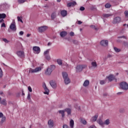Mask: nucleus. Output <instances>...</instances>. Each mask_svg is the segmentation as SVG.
Segmentation results:
<instances>
[{"label":"nucleus","instance_id":"f257e3e1","mask_svg":"<svg viewBox=\"0 0 128 128\" xmlns=\"http://www.w3.org/2000/svg\"><path fill=\"white\" fill-rule=\"evenodd\" d=\"M88 68L86 64H78L76 67V72H82L84 68Z\"/></svg>","mask_w":128,"mask_h":128},{"label":"nucleus","instance_id":"f03ea898","mask_svg":"<svg viewBox=\"0 0 128 128\" xmlns=\"http://www.w3.org/2000/svg\"><path fill=\"white\" fill-rule=\"evenodd\" d=\"M120 88L123 90H128V84L126 82H121L120 84Z\"/></svg>","mask_w":128,"mask_h":128},{"label":"nucleus","instance_id":"7ed1b4c3","mask_svg":"<svg viewBox=\"0 0 128 128\" xmlns=\"http://www.w3.org/2000/svg\"><path fill=\"white\" fill-rule=\"evenodd\" d=\"M40 70H42V68L40 67H37L35 69L30 68L29 70V74H30V72H31L32 74L38 72H40Z\"/></svg>","mask_w":128,"mask_h":128},{"label":"nucleus","instance_id":"20e7f679","mask_svg":"<svg viewBox=\"0 0 128 128\" xmlns=\"http://www.w3.org/2000/svg\"><path fill=\"white\" fill-rule=\"evenodd\" d=\"M120 20H122V18H120V17H116L113 19L112 24H120Z\"/></svg>","mask_w":128,"mask_h":128},{"label":"nucleus","instance_id":"39448f33","mask_svg":"<svg viewBox=\"0 0 128 128\" xmlns=\"http://www.w3.org/2000/svg\"><path fill=\"white\" fill-rule=\"evenodd\" d=\"M48 28L47 26H42L38 28V32H40L42 34V32H46Z\"/></svg>","mask_w":128,"mask_h":128},{"label":"nucleus","instance_id":"423d86ee","mask_svg":"<svg viewBox=\"0 0 128 128\" xmlns=\"http://www.w3.org/2000/svg\"><path fill=\"white\" fill-rule=\"evenodd\" d=\"M10 28L12 32H16V22H12L10 26Z\"/></svg>","mask_w":128,"mask_h":128},{"label":"nucleus","instance_id":"0eeeda50","mask_svg":"<svg viewBox=\"0 0 128 128\" xmlns=\"http://www.w3.org/2000/svg\"><path fill=\"white\" fill-rule=\"evenodd\" d=\"M106 78H108L110 82H112V80H116V76H114V75L112 74H110L106 77Z\"/></svg>","mask_w":128,"mask_h":128},{"label":"nucleus","instance_id":"6e6552de","mask_svg":"<svg viewBox=\"0 0 128 128\" xmlns=\"http://www.w3.org/2000/svg\"><path fill=\"white\" fill-rule=\"evenodd\" d=\"M100 44L102 46H108V40H103L100 42Z\"/></svg>","mask_w":128,"mask_h":128},{"label":"nucleus","instance_id":"1a4fd4ad","mask_svg":"<svg viewBox=\"0 0 128 128\" xmlns=\"http://www.w3.org/2000/svg\"><path fill=\"white\" fill-rule=\"evenodd\" d=\"M33 50L35 52V54H38L40 52V48L38 46H35L33 47Z\"/></svg>","mask_w":128,"mask_h":128},{"label":"nucleus","instance_id":"9d476101","mask_svg":"<svg viewBox=\"0 0 128 128\" xmlns=\"http://www.w3.org/2000/svg\"><path fill=\"white\" fill-rule=\"evenodd\" d=\"M43 88L45 91L44 92V94H50V90H48V87H46V84H44L43 86Z\"/></svg>","mask_w":128,"mask_h":128},{"label":"nucleus","instance_id":"9b49d317","mask_svg":"<svg viewBox=\"0 0 128 128\" xmlns=\"http://www.w3.org/2000/svg\"><path fill=\"white\" fill-rule=\"evenodd\" d=\"M50 84L52 88H56V81L52 80L50 82Z\"/></svg>","mask_w":128,"mask_h":128},{"label":"nucleus","instance_id":"f8f14e48","mask_svg":"<svg viewBox=\"0 0 128 128\" xmlns=\"http://www.w3.org/2000/svg\"><path fill=\"white\" fill-rule=\"evenodd\" d=\"M16 54L20 58H24V52L23 51H18Z\"/></svg>","mask_w":128,"mask_h":128},{"label":"nucleus","instance_id":"ddd939ff","mask_svg":"<svg viewBox=\"0 0 128 128\" xmlns=\"http://www.w3.org/2000/svg\"><path fill=\"white\" fill-rule=\"evenodd\" d=\"M76 5V2H69L67 4L68 8H72V6H74Z\"/></svg>","mask_w":128,"mask_h":128},{"label":"nucleus","instance_id":"4468645a","mask_svg":"<svg viewBox=\"0 0 128 128\" xmlns=\"http://www.w3.org/2000/svg\"><path fill=\"white\" fill-rule=\"evenodd\" d=\"M80 124H84V126H86V124H88V122H86V119H84V118H80Z\"/></svg>","mask_w":128,"mask_h":128},{"label":"nucleus","instance_id":"2eb2a0df","mask_svg":"<svg viewBox=\"0 0 128 128\" xmlns=\"http://www.w3.org/2000/svg\"><path fill=\"white\" fill-rule=\"evenodd\" d=\"M61 16L64 18V16H68V11L66 10H63L60 12Z\"/></svg>","mask_w":128,"mask_h":128},{"label":"nucleus","instance_id":"dca6fc26","mask_svg":"<svg viewBox=\"0 0 128 128\" xmlns=\"http://www.w3.org/2000/svg\"><path fill=\"white\" fill-rule=\"evenodd\" d=\"M60 36L61 38H64V36H68V32L66 31H62L60 32Z\"/></svg>","mask_w":128,"mask_h":128},{"label":"nucleus","instance_id":"f3484780","mask_svg":"<svg viewBox=\"0 0 128 128\" xmlns=\"http://www.w3.org/2000/svg\"><path fill=\"white\" fill-rule=\"evenodd\" d=\"M52 71L50 70V68H48L45 72V74L46 76H50V74H52Z\"/></svg>","mask_w":128,"mask_h":128},{"label":"nucleus","instance_id":"a211bd4d","mask_svg":"<svg viewBox=\"0 0 128 128\" xmlns=\"http://www.w3.org/2000/svg\"><path fill=\"white\" fill-rule=\"evenodd\" d=\"M64 82L65 84H68L70 83V79L68 77L67 78H65L64 79Z\"/></svg>","mask_w":128,"mask_h":128},{"label":"nucleus","instance_id":"6ab92c4d","mask_svg":"<svg viewBox=\"0 0 128 128\" xmlns=\"http://www.w3.org/2000/svg\"><path fill=\"white\" fill-rule=\"evenodd\" d=\"M48 124L50 128H52V126H54V121L52 120H50L48 121Z\"/></svg>","mask_w":128,"mask_h":128},{"label":"nucleus","instance_id":"aec40b11","mask_svg":"<svg viewBox=\"0 0 128 128\" xmlns=\"http://www.w3.org/2000/svg\"><path fill=\"white\" fill-rule=\"evenodd\" d=\"M64 112H66L68 113V114L70 116V114H72V109L70 108H66L64 109Z\"/></svg>","mask_w":128,"mask_h":128},{"label":"nucleus","instance_id":"412c9836","mask_svg":"<svg viewBox=\"0 0 128 128\" xmlns=\"http://www.w3.org/2000/svg\"><path fill=\"white\" fill-rule=\"evenodd\" d=\"M62 75L63 76V78L64 80V78H68V73L66 72H62Z\"/></svg>","mask_w":128,"mask_h":128},{"label":"nucleus","instance_id":"4be33fe9","mask_svg":"<svg viewBox=\"0 0 128 128\" xmlns=\"http://www.w3.org/2000/svg\"><path fill=\"white\" fill-rule=\"evenodd\" d=\"M56 12H53L51 14V18L52 20L56 18Z\"/></svg>","mask_w":128,"mask_h":128},{"label":"nucleus","instance_id":"5701e85b","mask_svg":"<svg viewBox=\"0 0 128 128\" xmlns=\"http://www.w3.org/2000/svg\"><path fill=\"white\" fill-rule=\"evenodd\" d=\"M112 16V14H102L103 18H110V16Z\"/></svg>","mask_w":128,"mask_h":128},{"label":"nucleus","instance_id":"b1692460","mask_svg":"<svg viewBox=\"0 0 128 128\" xmlns=\"http://www.w3.org/2000/svg\"><path fill=\"white\" fill-rule=\"evenodd\" d=\"M70 126L71 128H74V122L72 120H70Z\"/></svg>","mask_w":128,"mask_h":128},{"label":"nucleus","instance_id":"393cba45","mask_svg":"<svg viewBox=\"0 0 128 128\" xmlns=\"http://www.w3.org/2000/svg\"><path fill=\"white\" fill-rule=\"evenodd\" d=\"M90 84V80H86L83 84L84 86H88Z\"/></svg>","mask_w":128,"mask_h":128},{"label":"nucleus","instance_id":"a878e982","mask_svg":"<svg viewBox=\"0 0 128 128\" xmlns=\"http://www.w3.org/2000/svg\"><path fill=\"white\" fill-rule=\"evenodd\" d=\"M98 114H96V116L92 118V122H96L98 120Z\"/></svg>","mask_w":128,"mask_h":128},{"label":"nucleus","instance_id":"bb28decb","mask_svg":"<svg viewBox=\"0 0 128 128\" xmlns=\"http://www.w3.org/2000/svg\"><path fill=\"white\" fill-rule=\"evenodd\" d=\"M48 68H50V70H52V72L54 70H56V66L54 65H51L50 67H48Z\"/></svg>","mask_w":128,"mask_h":128},{"label":"nucleus","instance_id":"cd10ccee","mask_svg":"<svg viewBox=\"0 0 128 128\" xmlns=\"http://www.w3.org/2000/svg\"><path fill=\"white\" fill-rule=\"evenodd\" d=\"M64 110H60L58 111L59 114H61L62 118L64 117Z\"/></svg>","mask_w":128,"mask_h":128},{"label":"nucleus","instance_id":"c85d7f7f","mask_svg":"<svg viewBox=\"0 0 128 128\" xmlns=\"http://www.w3.org/2000/svg\"><path fill=\"white\" fill-rule=\"evenodd\" d=\"M6 116L2 117L0 124H4V122H6Z\"/></svg>","mask_w":128,"mask_h":128},{"label":"nucleus","instance_id":"c756f323","mask_svg":"<svg viewBox=\"0 0 128 128\" xmlns=\"http://www.w3.org/2000/svg\"><path fill=\"white\" fill-rule=\"evenodd\" d=\"M6 18V15L4 14H0V18Z\"/></svg>","mask_w":128,"mask_h":128},{"label":"nucleus","instance_id":"7c9ffc66","mask_svg":"<svg viewBox=\"0 0 128 128\" xmlns=\"http://www.w3.org/2000/svg\"><path fill=\"white\" fill-rule=\"evenodd\" d=\"M97 122H98V124H100V126H102V124H104V123L102 122V120L101 119H99Z\"/></svg>","mask_w":128,"mask_h":128},{"label":"nucleus","instance_id":"2f4dec72","mask_svg":"<svg viewBox=\"0 0 128 128\" xmlns=\"http://www.w3.org/2000/svg\"><path fill=\"white\" fill-rule=\"evenodd\" d=\"M0 104H4V106H6V99H3L1 102Z\"/></svg>","mask_w":128,"mask_h":128},{"label":"nucleus","instance_id":"473e14b6","mask_svg":"<svg viewBox=\"0 0 128 128\" xmlns=\"http://www.w3.org/2000/svg\"><path fill=\"white\" fill-rule=\"evenodd\" d=\"M56 62L58 64H59L60 66H62V60L60 59H58L56 60Z\"/></svg>","mask_w":128,"mask_h":128},{"label":"nucleus","instance_id":"72a5a7b5","mask_svg":"<svg viewBox=\"0 0 128 128\" xmlns=\"http://www.w3.org/2000/svg\"><path fill=\"white\" fill-rule=\"evenodd\" d=\"M91 64L94 68H96V66H98V64H96V62H92Z\"/></svg>","mask_w":128,"mask_h":128},{"label":"nucleus","instance_id":"f704fd0d","mask_svg":"<svg viewBox=\"0 0 128 128\" xmlns=\"http://www.w3.org/2000/svg\"><path fill=\"white\" fill-rule=\"evenodd\" d=\"M110 123V120L107 119L106 120H105L104 122V124H106V126H108V124Z\"/></svg>","mask_w":128,"mask_h":128},{"label":"nucleus","instance_id":"c9c22d12","mask_svg":"<svg viewBox=\"0 0 128 128\" xmlns=\"http://www.w3.org/2000/svg\"><path fill=\"white\" fill-rule=\"evenodd\" d=\"M50 49L47 50L46 51H45L44 53V56H47L48 54H50Z\"/></svg>","mask_w":128,"mask_h":128},{"label":"nucleus","instance_id":"e433bc0d","mask_svg":"<svg viewBox=\"0 0 128 128\" xmlns=\"http://www.w3.org/2000/svg\"><path fill=\"white\" fill-rule=\"evenodd\" d=\"M114 48L116 52H120V49L117 48L116 47H114Z\"/></svg>","mask_w":128,"mask_h":128},{"label":"nucleus","instance_id":"4c0bfd02","mask_svg":"<svg viewBox=\"0 0 128 128\" xmlns=\"http://www.w3.org/2000/svg\"><path fill=\"white\" fill-rule=\"evenodd\" d=\"M123 44L125 46V48H128V42H124Z\"/></svg>","mask_w":128,"mask_h":128},{"label":"nucleus","instance_id":"58836bf2","mask_svg":"<svg viewBox=\"0 0 128 128\" xmlns=\"http://www.w3.org/2000/svg\"><path fill=\"white\" fill-rule=\"evenodd\" d=\"M45 58L47 60H50V54L48 55L44 56Z\"/></svg>","mask_w":128,"mask_h":128},{"label":"nucleus","instance_id":"ea45409f","mask_svg":"<svg viewBox=\"0 0 128 128\" xmlns=\"http://www.w3.org/2000/svg\"><path fill=\"white\" fill-rule=\"evenodd\" d=\"M90 28H93V30H98V28H96L94 25L90 26Z\"/></svg>","mask_w":128,"mask_h":128},{"label":"nucleus","instance_id":"a19ab883","mask_svg":"<svg viewBox=\"0 0 128 128\" xmlns=\"http://www.w3.org/2000/svg\"><path fill=\"white\" fill-rule=\"evenodd\" d=\"M100 84L101 85L104 84H106V80H100Z\"/></svg>","mask_w":128,"mask_h":128},{"label":"nucleus","instance_id":"79ce46f5","mask_svg":"<svg viewBox=\"0 0 128 128\" xmlns=\"http://www.w3.org/2000/svg\"><path fill=\"white\" fill-rule=\"evenodd\" d=\"M110 6H112V5H110V4H105V8H110Z\"/></svg>","mask_w":128,"mask_h":128},{"label":"nucleus","instance_id":"37998d69","mask_svg":"<svg viewBox=\"0 0 128 128\" xmlns=\"http://www.w3.org/2000/svg\"><path fill=\"white\" fill-rule=\"evenodd\" d=\"M119 112L120 114H124V108H120Z\"/></svg>","mask_w":128,"mask_h":128},{"label":"nucleus","instance_id":"c03bdc74","mask_svg":"<svg viewBox=\"0 0 128 128\" xmlns=\"http://www.w3.org/2000/svg\"><path fill=\"white\" fill-rule=\"evenodd\" d=\"M17 18H18V22H22V24H24V22L22 21V19L20 18V17L18 16V17H17Z\"/></svg>","mask_w":128,"mask_h":128},{"label":"nucleus","instance_id":"a18cd8bd","mask_svg":"<svg viewBox=\"0 0 128 128\" xmlns=\"http://www.w3.org/2000/svg\"><path fill=\"white\" fill-rule=\"evenodd\" d=\"M26 0H18V4H24V2H26Z\"/></svg>","mask_w":128,"mask_h":128},{"label":"nucleus","instance_id":"49530a36","mask_svg":"<svg viewBox=\"0 0 128 128\" xmlns=\"http://www.w3.org/2000/svg\"><path fill=\"white\" fill-rule=\"evenodd\" d=\"M118 38H124L126 40V36H119L118 37Z\"/></svg>","mask_w":128,"mask_h":128},{"label":"nucleus","instance_id":"de8ad7c7","mask_svg":"<svg viewBox=\"0 0 128 128\" xmlns=\"http://www.w3.org/2000/svg\"><path fill=\"white\" fill-rule=\"evenodd\" d=\"M124 14H125L126 18H128V10L124 11Z\"/></svg>","mask_w":128,"mask_h":128},{"label":"nucleus","instance_id":"09e8293b","mask_svg":"<svg viewBox=\"0 0 128 128\" xmlns=\"http://www.w3.org/2000/svg\"><path fill=\"white\" fill-rule=\"evenodd\" d=\"M2 68H0V78H2Z\"/></svg>","mask_w":128,"mask_h":128},{"label":"nucleus","instance_id":"8fccbe9b","mask_svg":"<svg viewBox=\"0 0 128 128\" xmlns=\"http://www.w3.org/2000/svg\"><path fill=\"white\" fill-rule=\"evenodd\" d=\"M27 100H30V93H28V95L27 96Z\"/></svg>","mask_w":128,"mask_h":128},{"label":"nucleus","instance_id":"3c124183","mask_svg":"<svg viewBox=\"0 0 128 128\" xmlns=\"http://www.w3.org/2000/svg\"><path fill=\"white\" fill-rule=\"evenodd\" d=\"M80 10L82 12H84V10H86V8L84 6H80Z\"/></svg>","mask_w":128,"mask_h":128},{"label":"nucleus","instance_id":"603ef678","mask_svg":"<svg viewBox=\"0 0 128 128\" xmlns=\"http://www.w3.org/2000/svg\"><path fill=\"white\" fill-rule=\"evenodd\" d=\"M72 42L74 44H78V42L76 40H73Z\"/></svg>","mask_w":128,"mask_h":128},{"label":"nucleus","instance_id":"864d4df0","mask_svg":"<svg viewBox=\"0 0 128 128\" xmlns=\"http://www.w3.org/2000/svg\"><path fill=\"white\" fill-rule=\"evenodd\" d=\"M28 90H29L30 92H32V87H30V86H28Z\"/></svg>","mask_w":128,"mask_h":128},{"label":"nucleus","instance_id":"5fc2aeb1","mask_svg":"<svg viewBox=\"0 0 128 128\" xmlns=\"http://www.w3.org/2000/svg\"><path fill=\"white\" fill-rule=\"evenodd\" d=\"M70 36H74V33L72 32H71L70 33Z\"/></svg>","mask_w":128,"mask_h":128},{"label":"nucleus","instance_id":"6e6d98bb","mask_svg":"<svg viewBox=\"0 0 128 128\" xmlns=\"http://www.w3.org/2000/svg\"><path fill=\"white\" fill-rule=\"evenodd\" d=\"M90 10H96V8L94 6H92L90 8Z\"/></svg>","mask_w":128,"mask_h":128},{"label":"nucleus","instance_id":"4d7b16f0","mask_svg":"<svg viewBox=\"0 0 128 128\" xmlns=\"http://www.w3.org/2000/svg\"><path fill=\"white\" fill-rule=\"evenodd\" d=\"M2 40H3V42H6V44H8V40H6V38H3Z\"/></svg>","mask_w":128,"mask_h":128},{"label":"nucleus","instance_id":"13d9d810","mask_svg":"<svg viewBox=\"0 0 128 128\" xmlns=\"http://www.w3.org/2000/svg\"><path fill=\"white\" fill-rule=\"evenodd\" d=\"M88 128H96V127L94 125H92Z\"/></svg>","mask_w":128,"mask_h":128},{"label":"nucleus","instance_id":"bf43d9fd","mask_svg":"<svg viewBox=\"0 0 128 128\" xmlns=\"http://www.w3.org/2000/svg\"><path fill=\"white\" fill-rule=\"evenodd\" d=\"M1 26L2 28H6V24H4V22H3Z\"/></svg>","mask_w":128,"mask_h":128},{"label":"nucleus","instance_id":"052dcab7","mask_svg":"<svg viewBox=\"0 0 128 128\" xmlns=\"http://www.w3.org/2000/svg\"><path fill=\"white\" fill-rule=\"evenodd\" d=\"M0 118H4V114L2 112H0Z\"/></svg>","mask_w":128,"mask_h":128},{"label":"nucleus","instance_id":"680f3d73","mask_svg":"<svg viewBox=\"0 0 128 128\" xmlns=\"http://www.w3.org/2000/svg\"><path fill=\"white\" fill-rule=\"evenodd\" d=\"M19 34H20V36H22L24 34V32L22 31L20 32Z\"/></svg>","mask_w":128,"mask_h":128},{"label":"nucleus","instance_id":"e2e57ef3","mask_svg":"<svg viewBox=\"0 0 128 128\" xmlns=\"http://www.w3.org/2000/svg\"><path fill=\"white\" fill-rule=\"evenodd\" d=\"M122 94V92H118L117 93V94H118V96H120V94Z\"/></svg>","mask_w":128,"mask_h":128},{"label":"nucleus","instance_id":"0e129e2a","mask_svg":"<svg viewBox=\"0 0 128 128\" xmlns=\"http://www.w3.org/2000/svg\"><path fill=\"white\" fill-rule=\"evenodd\" d=\"M78 24H82V21L80 20H78Z\"/></svg>","mask_w":128,"mask_h":128},{"label":"nucleus","instance_id":"69168bd1","mask_svg":"<svg viewBox=\"0 0 128 128\" xmlns=\"http://www.w3.org/2000/svg\"><path fill=\"white\" fill-rule=\"evenodd\" d=\"M20 92L18 93L17 94H16L17 98L20 97Z\"/></svg>","mask_w":128,"mask_h":128},{"label":"nucleus","instance_id":"338daca9","mask_svg":"<svg viewBox=\"0 0 128 128\" xmlns=\"http://www.w3.org/2000/svg\"><path fill=\"white\" fill-rule=\"evenodd\" d=\"M22 96H24V90H22Z\"/></svg>","mask_w":128,"mask_h":128},{"label":"nucleus","instance_id":"774afa93","mask_svg":"<svg viewBox=\"0 0 128 128\" xmlns=\"http://www.w3.org/2000/svg\"><path fill=\"white\" fill-rule=\"evenodd\" d=\"M104 96H108V93H104L103 94Z\"/></svg>","mask_w":128,"mask_h":128}]
</instances>
